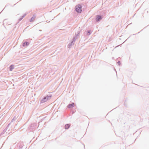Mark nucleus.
Returning a JSON list of instances; mask_svg holds the SVG:
<instances>
[{"instance_id": "obj_1", "label": "nucleus", "mask_w": 149, "mask_h": 149, "mask_svg": "<svg viewBox=\"0 0 149 149\" xmlns=\"http://www.w3.org/2000/svg\"><path fill=\"white\" fill-rule=\"evenodd\" d=\"M52 95L51 94L49 95H47L45 96L40 101V104L46 102L48 100H49L52 97Z\"/></svg>"}, {"instance_id": "obj_2", "label": "nucleus", "mask_w": 149, "mask_h": 149, "mask_svg": "<svg viewBox=\"0 0 149 149\" xmlns=\"http://www.w3.org/2000/svg\"><path fill=\"white\" fill-rule=\"evenodd\" d=\"M82 6L80 4H79L75 6V10L77 13H81L82 11Z\"/></svg>"}, {"instance_id": "obj_3", "label": "nucleus", "mask_w": 149, "mask_h": 149, "mask_svg": "<svg viewBox=\"0 0 149 149\" xmlns=\"http://www.w3.org/2000/svg\"><path fill=\"white\" fill-rule=\"evenodd\" d=\"M16 146H17L15 147V149H22L24 146V142L20 141L17 144Z\"/></svg>"}, {"instance_id": "obj_4", "label": "nucleus", "mask_w": 149, "mask_h": 149, "mask_svg": "<svg viewBox=\"0 0 149 149\" xmlns=\"http://www.w3.org/2000/svg\"><path fill=\"white\" fill-rule=\"evenodd\" d=\"M76 40V37H73L72 39V41L70 42L68 45V48H70L71 46L72 45H74V43L75 42V41Z\"/></svg>"}, {"instance_id": "obj_5", "label": "nucleus", "mask_w": 149, "mask_h": 149, "mask_svg": "<svg viewBox=\"0 0 149 149\" xmlns=\"http://www.w3.org/2000/svg\"><path fill=\"white\" fill-rule=\"evenodd\" d=\"M103 17L102 15H97L96 16L95 21L96 22H98L100 21L103 18Z\"/></svg>"}, {"instance_id": "obj_6", "label": "nucleus", "mask_w": 149, "mask_h": 149, "mask_svg": "<svg viewBox=\"0 0 149 149\" xmlns=\"http://www.w3.org/2000/svg\"><path fill=\"white\" fill-rule=\"evenodd\" d=\"M36 127V125L34 124H31V125L29 126L28 129L29 130L31 131L34 130Z\"/></svg>"}, {"instance_id": "obj_7", "label": "nucleus", "mask_w": 149, "mask_h": 149, "mask_svg": "<svg viewBox=\"0 0 149 149\" xmlns=\"http://www.w3.org/2000/svg\"><path fill=\"white\" fill-rule=\"evenodd\" d=\"M74 107V102H72L71 104H69L67 106V108L70 109L73 108Z\"/></svg>"}, {"instance_id": "obj_8", "label": "nucleus", "mask_w": 149, "mask_h": 149, "mask_svg": "<svg viewBox=\"0 0 149 149\" xmlns=\"http://www.w3.org/2000/svg\"><path fill=\"white\" fill-rule=\"evenodd\" d=\"M92 32V31L91 29H89L87 30V31H86L84 32L85 35H86L87 36H89L91 34Z\"/></svg>"}, {"instance_id": "obj_9", "label": "nucleus", "mask_w": 149, "mask_h": 149, "mask_svg": "<svg viewBox=\"0 0 149 149\" xmlns=\"http://www.w3.org/2000/svg\"><path fill=\"white\" fill-rule=\"evenodd\" d=\"M29 45V42L25 41L23 42L22 44V46L24 47H27Z\"/></svg>"}, {"instance_id": "obj_10", "label": "nucleus", "mask_w": 149, "mask_h": 149, "mask_svg": "<svg viewBox=\"0 0 149 149\" xmlns=\"http://www.w3.org/2000/svg\"><path fill=\"white\" fill-rule=\"evenodd\" d=\"M70 126V124H67L65 125V129L66 130L68 129Z\"/></svg>"}, {"instance_id": "obj_11", "label": "nucleus", "mask_w": 149, "mask_h": 149, "mask_svg": "<svg viewBox=\"0 0 149 149\" xmlns=\"http://www.w3.org/2000/svg\"><path fill=\"white\" fill-rule=\"evenodd\" d=\"M14 68V66L13 65H10L9 67V70L10 71H12L13 70V69Z\"/></svg>"}, {"instance_id": "obj_12", "label": "nucleus", "mask_w": 149, "mask_h": 149, "mask_svg": "<svg viewBox=\"0 0 149 149\" xmlns=\"http://www.w3.org/2000/svg\"><path fill=\"white\" fill-rule=\"evenodd\" d=\"M36 17V16H35V15H33V16L29 20V21L30 22H32L35 19V18Z\"/></svg>"}, {"instance_id": "obj_13", "label": "nucleus", "mask_w": 149, "mask_h": 149, "mask_svg": "<svg viewBox=\"0 0 149 149\" xmlns=\"http://www.w3.org/2000/svg\"><path fill=\"white\" fill-rule=\"evenodd\" d=\"M77 33L76 34V33H75V36H74L73 37H76V39L77 38V37L78 36H79V34H80V32L79 31H78L77 32Z\"/></svg>"}, {"instance_id": "obj_14", "label": "nucleus", "mask_w": 149, "mask_h": 149, "mask_svg": "<svg viewBox=\"0 0 149 149\" xmlns=\"http://www.w3.org/2000/svg\"><path fill=\"white\" fill-rule=\"evenodd\" d=\"M10 123H9L8 125L6 127V128H5V130H6V131L7 130L8 127H9V126L10 125Z\"/></svg>"}, {"instance_id": "obj_15", "label": "nucleus", "mask_w": 149, "mask_h": 149, "mask_svg": "<svg viewBox=\"0 0 149 149\" xmlns=\"http://www.w3.org/2000/svg\"><path fill=\"white\" fill-rule=\"evenodd\" d=\"M24 17L22 16L18 19L19 21L18 23L19 22V21H21Z\"/></svg>"}, {"instance_id": "obj_16", "label": "nucleus", "mask_w": 149, "mask_h": 149, "mask_svg": "<svg viewBox=\"0 0 149 149\" xmlns=\"http://www.w3.org/2000/svg\"><path fill=\"white\" fill-rule=\"evenodd\" d=\"M6 131V130H5V129H4L3 131L1 132V134L2 135Z\"/></svg>"}, {"instance_id": "obj_17", "label": "nucleus", "mask_w": 149, "mask_h": 149, "mask_svg": "<svg viewBox=\"0 0 149 149\" xmlns=\"http://www.w3.org/2000/svg\"><path fill=\"white\" fill-rule=\"evenodd\" d=\"M117 63L118 64V65L119 66H120L121 65V62L120 61H118L117 62Z\"/></svg>"}, {"instance_id": "obj_18", "label": "nucleus", "mask_w": 149, "mask_h": 149, "mask_svg": "<svg viewBox=\"0 0 149 149\" xmlns=\"http://www.w3.org/2000/svg\"><path fill=\"white\" fill-rule=\"evenodd\" d=\"M24 126H22L21 127L19 128V130H23V129H24Z\"/></svg>"}, {"instance_id": "obj_19", "label": "nucleus", "mask_w": 149, "mask_h": 149, "mask_svg": "<svg viewBox=\"0 0 149 149\" xmlns=\"http://www.w3.org/2000/svg\"><path fill=\"white\" fill-rule=\"evenodd\" d=\"M26 15V13H25L22 16L24 17Z\"/></svg>"}, {"instance_id": "obj_20", "label": "nucleus", "mask_w": 149, "mask_h": 149, "mask_svg": "<svg viewBox=\"0 0 149 149\" xmlns=\"http://www.w3.org/2000/svg\"><path fill=\"white\" fill-rule=\"evenodd\" d=\"M14 120V117L12 120L11 122H10V123L12 122Z\"/></svg>"}, {"instance_id": "obj_21", "label": "nucleus", "mask_w": 149, "mask_h": 149, "mask_svg": "<svg viewBox=\"0 0 149 149\" xmlns=\"http://www.w3.org/2000/svg\"><path fill=\"white\" fill-rule=\"evenodd\" d=\"M10 5V4H7L6 5V6H5V7L4 8H4H5L6 7L8 6L9 5Z\"/></svg>"}, {"instance_id": "obj_22", "label": "nucleus", "mask_w": 149, "mask_h": 149, "mask_svg": "<svg viewBox=\"0 0 149 149\" xmlns=\"http://www.w3.org/2000/svg\"><path fill=\"white\" fill-rule=\"evenodd\" d=\"M125 102H124V105L125 106H126V104H125Z\"/></svg>"}, {"instance_id": "obj_23", "label": "nucleus", "mask_w": 149, "mask_h": 149, "mask_svg": "<svg viewBox=\"0 0 149 149\" xmlns=\"http://www.w3.org/2000/svg\"><path fill=\"white\" fill-rule=\"evenodd\" d=\"M114 70H115L116 71V70H115V69H114Z\"/></svg>"}, {"instance_id": "obj_24", "label": "nucleus", "mask_w": 149, "mask_h": 149, "mask_svg": "<svg viewBox=\"0 0 149 149\" xmlns=\"http://www.w3.org/2000/svg\"><path fill=\"white\" fill-rule=\"evenodd\" d=\"M16 143H15V145L16 144Z\"/></svg>"}, {"instance_id": "obj_25", "label": "nucleus", "mask_w": 149, "mask_h": 149, "mask_svg": "<svg viewBox=\"0 0 149 149\" xmlns=\"http://www.w3.org/2000/svg\"><path fill=\"white\" fill-rule=\"evenodd\" d=\"M112 59H113V57H112Z\"/></svg>"}]
</instances>
